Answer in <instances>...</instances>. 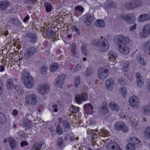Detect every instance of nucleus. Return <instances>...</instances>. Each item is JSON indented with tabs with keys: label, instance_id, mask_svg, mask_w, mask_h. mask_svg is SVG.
Masks as SVG:
<instances>
[{
	"label": "nucleus",
	"instance_id": "4be33fe9",
	"mask_svg": "<svg viewBox=\"0 0 150 150\" xmlns=\"http://www.w3.org/2000/svg\"><path fill=\"white\" fill-rule=\"evenodd\" d=\"M9 4L7 1H2L0 2V8L2 11H4L9 6Z\"/></svg>",
	"mask_w": 150,
	"mask_h": 150
},
{
	"label": "nucleus",
	"instance_id": "37998d69",
	"mask_svg": "<svg viewBox=\"0 0 150 150\" xmlns=\"http://www.w3.org/2000/svg\"><path fill=\"white\" fill-rule=\"evenodd\" d=\"M133 1L135 8L140 6L142 4V1L140 0H133Z\"/></svg>",
	"mask_w": 150,
	"mask_h": 150
},
{
	"label": "nucleus",
	"instance_id": "5fc2aeb1",
	"mask_svg": "<svg viewBox=\"0 0 150 150\" xmlns=\"http://www.w3.org/2000/svg\"><path fill=\"white\" fill-rule=\"evenodd\" d=\"M75 10L81 12H82L84 11V8L81 6H76L75 8Z\"/></svg>",
	"mask_w": 150,
	"mask_h": 150
},
{
	"label": "nucleus",
	"instance_id": "338daca9",
	"mask_svg": "<svg viewBox=\"0 0 150 150\" xmlns=\"http://www.w3.org/2000/svg\"><path fill=\"white\" fill-rule=\"evenodd\" d=\"M20 145L21 146H27L28 145V143L27 141H22L20 143Z\"/></svg>",
	"mask_w": 150,
	"mask_h": 150
},
{
	"label": "nucleus",
	"instance_id": "f03ea898",
	"mask_svg": "<svg viewBox=\"0 0 150 150\" xmlns=\"http://www.w3.org/2000/svg\"><path fill=\"white\" fill-rule=\"evenodd\" d=\"M22 81L27 88H31L34 87V82L33 77L26 71L22 73Z\"/></svg>",
	"mask_w": 150,
	"mask_h": 150
},
{
	"label": "nucleus",
	"instance_id": "13d9d810",
	"mask_svg": "<svg viewBox=\"0 0 150 150\" xmlns=\"http://www.w3.org/2000/svg\"><path fill=\"white\" fill-rule=\"evenodd\" d=\"M71 28L73 29L78 35L80 34V31L76 26L75 25H73L71 27Z\"/></svg>",
	"mask_w": 150,
	"mask_h": 150
},
{
	"label": "nucleus",
	"instance_id": "2f4dec72",
	"mask_svg": "<svg viewBox=\"0 0 150 150\" xmlns=\"http://www.w3.org/2000/svg\"><path fill=\"white\" fill-rule=\"evenodd\" d=\"M56 132L58 135H60L63 132V130L61 124L60 123L58 124L57 127L56 129Z\"/></svg>",
	"mask_w": 150,
	"mask_h": 150
},
{
	"label": "nucleus",
	"instance_id": "c9c22d12",
	"mask_svg": "<svg viewBox=\"0 0 150 150\" xmlns=\"http://www.w3.org/2000/svg\"><path fill=\"white\" fill-rule=\"evenodd\" d=\"M63 126L65 128V131L68 132L70 130V125L68 122L67 120H65L63 122Z\"/></svg>",
	"mask_w": 150,
	"mask_h": 150
},
{
	"label": "nucleus",
	"instance_id": "052dcab7",
	"mask_svg": "<svg viewBox=\"0 0 150 150\" xmlns=\"http://www.w3.org/2000/svg\"><path fill=\"white\" fill-rule=\"evenodd\" d=\"M57 145L60 148H63L64 146L63 144V141H58L57 143Z\"/></svg>",
	"mask_w": 150,
	"mask_h": 150
},
{
	"label": "nucleus",
	"instance_id": "ea45409f",
	"mask_svg": "<svg viewBox=\"0 0 150 150\" xmlns=\"http://www.w3.org/2000/svg\"><path fill=\"white\" fill-rule=\"evenodd\" d=\"M26 51L31 56L37 52V50L35 47H31L28 48Z\"/></svg>",
	"mask_w": 150,
	"mask_h": 150
},
{
	"label": "nucleus",
	"instance_id": "e433bc0d",
	"mask_svg": "<svg viewBox=\"0 0 150 150\" xmlns=\"http://www.w3.org/2000/svg\"><path fill=\"white\" fill-rule=\"evenodd\" d=\"M109 134V132L108 131L104 129H101L100 130V132L99 133V135L102 137H105L108 136Z\"/></svg>",
	"mask_w": 150,
	"mask_h": 150
},
{
	"label": "nucleus",
	"instance_id": "58836bf2",
	"mask_svg": "<svg viewBox=\"0 0 150 150\" xmlns=\"http://www.w3.org/2000/svg\"><path fill=\"white\" fill-rule=\"evenodd\" d=\"M136 59L140 64L143 65H145L146 64V63L144 62V59L140 56H138L136 58Z\"/></svg>",
	"mask_w": 150,
	"mask_h": 150
},
{
	"label": "nucleus",
	"instance_id": "393cba45",
	"mask_svg": "<svg viewBox=\"0 0 150 150\" xmlns=\"http://www.w3.org/2000/svg\"><path fill=\"white\" fill-rule=\"evenodd\" d=\"M14 90L15 93H17L20 95H22L24 93V92L23 88L18 86H15L14 87Z\"/></svg>",
	"mask_w": 150,
	"mask_h": 150
},
{
	"label": "nucleus",
	"instance_id": "ddd939ff",
	"mask_svg": "<svg viewBox=\"0 0 150 150\" xmlns=\"http://www.w3.org/2000/svg\"><path fill=\"white\" fill-rule=\"evenodd\" d=\"M45 144L43 142H40L38 143H35L32 146V150H40L42 147Z\"/></svg>",
	"mask_w": 150,
	"mask_h": 150
},
{
	"label": "nucleus",
	"instance_id": "69168bd1",
	"mask_svg": "<svg viewBox=\"0 0 150 150\" xmlns=\"http://www.w3.org/2000/svg\"><path fill=\"white\" fill-rule=\"evenodd\" d=\"M97 136H88L87 137V139L88 140H92L93 139H96V138H97Z\"/></svg>",
	"mask_w": 150,
	"mask_h": 150
},
{
	"label": "nucleus",
	"instance_id": "b1692460",
	"mask_svg": "<svg viewBox=\"0 0 150 150\" xmlns=\"http://www.w3.org/2000/svg\"><path fill=\"white\" fill-rule=\"evenodd\" d=\"M59 65L58 64L56 63H54L50 65V70L51 72H54L57 69H59Z\"/></svg>",
	"mask_w": 150,
	"mask_h": 150
},
{
	"label": "nucleus",
	"instance_id": "aec40b11",
	"mask_svg": "<svg viewBox=\"0 0 150 150\" xmlns=\"http://www.w3.org/2000/svg\"><path fill=\"white\" fill-rule=\"evenodd\" d=\"M136 77L137 78V85L139 87H142L143 86V81L142 80V77L140 74L137 73L136 74Z\"/></svg>",
	"mask_w": 150,
	"mask_h": 150
},
{
	"label": "nucleus",
	"instance_id": "9d476101",
	"mask_svg": "<svg viewBox=\"0 0 150 150\" xmlns=\"http://www.w3.org/2000/svg\"><path fill=\"white\" fill-rule=\"evenodd\" d=\"M150 34V24H146L144 26L142 31L140 34V36L143 38L147 37Z\"/></svg>",
	"mask_w": 150,
	"mask_h": 150
},
{
	"label": "nucleus",
	"instance_id": "f3484780",
	"mask_svg": "<svg viewBox=\"0 0 150 150\" xmlns=\"http://www.w3.org/2000/svg\"><path fill=\"white\" fill-rule=\"evenodd\" d=\"M71 52V54L73 57L76 56V54L78 53V52L76 50V44L75 42L73 43L70 46Z\"/></svg>",
	"mask_w": 150,
	"mask_h": 150
},
{
	"label": "nucleus",
	"instance_id": "bf43d9fd",
	"mask_svg": "<svg viewBox=\"0 0 150 150\" xmlns=\"http://www.w3.org/2000/svg\"><path fill=\"white\" fill-rule=\"evenodd\" d=\"M137 24L134 23L133 25L131 26L129 30L131 32L134 31L136 28Z\"/></svg>",
	"mask_w": 150,
	"mask_h": 150
},
{
	"label": "nucleus",
	"instance_id": "603ef678",
	"mask_svg": "<svg viewBox=\"0 0 150 150\" xmlns=\"http://www.w3.org/2000/svg\"><path fill=\"white\" fill-rule=\"evenodd\" d=\"M93 70L92 68H88L86 69V73L87 76L90 75L91 74H93Z\"/></svg>",
	"mask_w": 150,
	"mask_h": 150
},
{
	"label": "nucleus",
	"instance_id": "7ed1b4c3",
	"mask_svg": "<svg viewBox=\"0 0 150 150\" xmlns=\"http://www.w3.org/2000/svg\"><path fill=\"white\" fill-rule=\"evenodd\" d=\"M94 45L99 47L101 51L105 52L108 50L109 48V44L107 39L101 36L97 41Z\"/></svg>",
	"mask_w": 150,
	"mask_h": 150
},
{
	"label": "nucleus",
	"instance_id": "f8f14e48",
	"mask_svg": "<svg viewBox=\"0 0 150 150\" xmlns=\"http://www.w3.org/2000/svg\"><path fill=\"white\" fill-rule=\"evenodd\" d=\"M49 88L48 85H40L38 87L37 90L41 95H44L46 93L47 91Z\"/></svg>",
	"mask_w": 150,
	"mask_h": 150
},
{
	"label": "nucleus",
	"instance_id": "c85d7f7f",
	"mask_svg": "<svg viewBox=\"0 0 150 150\" xmlns=\"http://www.w3.org/2000/svg\"><path fill=\"white\" fill-rule=\"evenodd\" d=\"M83 108L86 112H88L89 111L91 112L93 109V106L90 103L86 104L84 105Z\"/></svg>",
	"mask_w": 150,
	"mask_h": 150
},
{
	"label": "nucleus",
	"instance_id": "3c124183",
	"mask_svg": "<svg viewBox=\"0 0 150 150\" xmlns=\"http://www.w3.org/2000/svg\"><path fill=\"white\" fill-rule=\"evenodd\" d=\"M10 146L12 149H14L16 147V141H9Z\"/></svg>",
	"mask_w": 150,
	"mask_h": 150
},
{
	"label": "nucleus",
	"instance_id": "20e7f679",
	"mask_svg": "<svg viewBox=\"0 0 150 150\" xmlns=\"http://www.w3.org/2000/svg\"><path fill=\"white\" fill-rule=\"evenodd\" d=\"M37 101V97L35 94H28L25 98V103L29 105H35Z\"/></svg>",
	"mask_w": 150,
	"mask_h": 150
},
{
	"label": "nucleus",
	"instance_id": "79ce46f5",
	"mask_svg": "<svg viewBox=\"0 0 150 150\" xmlns=\"http://www.w3.org/2000/svg\"><path fill=\"white\" fill-rule=\"evenodd\" d=\"M127 150H135L134 145L132 143H129L126 146Z\"/></svg>",
	"mask_w": 150,
	"mask_h": 150
},
{
	"label": "nucleus",
	"instance_id": "6e6552de",
	"mask_svg": "<svg viewBox=\"0 0 150 150\" xmlns=\"http://www.w3.org/2000/svg\"><path fill=\"white\" fill-rule=\"evenodd\" d=\"M120 16L122 20L126 21L129 24L134 23L136 21L135 17L131 16L129 14H121Z\"/></svg>",
	"mask_w": 150,
	"mask_h": 150
},
{
	"label": "nucleus",
	"instance_id": "f257e3e1",
	"mask_svg": "<svg viewBox=\"0 0 150 150\" xmlns=\"http://www.w3.org/2000/svg\"><path fill=\"white\" fill-rule=\"evenodd\" d=\"M114 41L115 43L118 44V49L121 53L126 54L129 53V50L127 45L130 42V40L129 37L118 35L115 37Z\"/></svg>",
	"mask_w": 150,
	"mask_h": 150
},
{
	"label": "nucleus",
	"instance_id": "4d7b16f0",
	"mask_svg": "<svg viewBox=\"0 0 150 150\" xmlns=\"http://www.w3.org/2000/svg\"><path fill=\"white\" fill-rule=\"evenodd\" d=\"M93 131H95V130H94L93 129H88L87 130V134L89 135H90V136H96L95 134V133H94L93 132Z\"/></svg>",
	"mask_w": 150,
	"mask_h": 150
},
{
	"label": "nucleus",
	"instance_id": "0e129e2a",
	"mask_svg": "<svg viewBox=\"0 0 150 150\" xmlns=\"http://www.w3.org/2000/svg\"><path fill=\"white\" fill-rule=\"evenodd\" d=\"M144 45L146 47H148V50L149 51V54H150V41L147 42L144 44Z\"/></svg>",
	"mask_w": 150,
	"mask_h": 150
},
{
	"label": "nucleus",
	"instance_id": "473e14b6",
	"mask_svg": "<svg viewBox=\"0 0 150 150\" xmlns=\"http://www.w3.org/2000/svg\"><path fill=\"white\" fill-rule=\"evenodd\" d=\"M6 86L8 89L10 90L12 89L13 86V81L11 79H9L7 81Z\"/></svg>",
	"mask_w": 150,
	"mask_h": 150
},
{
	"label": "nucleus",
	"instance_id": "c03bdc74",
	"mask_svg": "<svg viewBox=\"0 0 150 150\" xmlns=\"http://www.w3.org/2000/svg\"><path fill=\"white\" fill-rule=\"evenodd\" d=\"M23 125L25 127H30L31 125L30 120L27 119L25 120L23 122Z\"/></svg>",
	"mask_w": 150,
	"mask_h": 150
},
{
	"label": "nucleus",
	"instance_id": "9b49d317",
	"mask_svg": "<svg viewBox=\"0 0 150 150\" xmlns=\"http://www.w3.org/2000/svg\"><path fill=\"white\" fill-rule=\"evenodd\" d=\"M65 77L64 74H62L58 76V78L56 79L55 86L57 87H60L63 84L64 82V79Z\"/></svg>",
	"mask_w": 150,
	"mask_h": 150
},
{
	"label": "nucleus",
	"instance_id": "7c9ffc66",
	"mask_svg": "<svg viewBox=\"0 0 150 150\" xmlns=\"http://www.w3.org/2000/svg\"><path fill=\"white\" fill-rule=\"evenodd\" d=\"M9 22L14 25L19 26H20L21 24L20 21L17 19H11L9 21Z\"/></svg>",
	"mask_w": 150,
	"mask_h": 150
},
{
	"label": "nucleus",
	"instance_id": "6e6d98bb",
	"mask_svg": "<svg viewBox=\"0 0 150 150\" xmlns=\"http://www.w3.org/2000/svg\"><path fill=\"white\" fill-rule=\"evenodd\" d=\"M31 56L27 51L25 52L23 58L25 59H28Z\"/></svg>",
	"mask_w": 150,
	"mask_h": 150
},
{
	"label": "nucleus",
	"instance_id": "4468645a",
	"mask_svg": "<svg viewBox=\"0 0 150 150\" xmlns=\"http://www.w3.org/2000/svg\"><path fill=\"white\" fill-rule=\"evenodd\" d=\"M150 20V15L149 14H143L139 16L138 21L139 22H142Z\"/></svg>",
	"mask_w": 150,
	"mask_h": 150
},
{
	"label": "nucleus",
	"instance_id": "dca6fc26",
	"mask_svg": "<svg viewBox=\"0 0 150 150\" xmlns=\"http://www.w3.org/2000/svg\"><path fill=\"white\" fill-rule=\"evenodd\" d=\"M115 5L113 1L111 0H108L104 4L103 7L105 9H108L112 8Z\"/></svg>",
	"mask_w": 150,
	"mask_h": 150
},
{
	"label": "nucleus",
	"instance_id": "39448f33",
	"mask_svg": "<svg viewBox=\"0 0 150 150\" xmlns=\"http://www.w3.org/2000/svg\"><path fill=\"white\" fill-rule=\"evenodd\" d=\"M129 105L132 107L137 109L140 106L139 99L136 96L131 97L129 100Z\"/></svg>",
	"mask_w": 150,
	"mask_h": 150
},
{
	"label": "nucleus",
	"instance_id": "de8ad7c7",
	"mask_svg": "<svg viewBox=\"0 0 150 150\" xmlns=\"http://www.w3.org/2000/svg\"><path fill=\"white\" fill-rule=\"evenodd\" d=\"M143 109L144 113L150 112V105L147 106H144Z\"/></svg>",
	"mask_w": 150,
	"mask_h": 150
},
{
	"label": "nucleus",
	"instance_id": "49530a36",
	"mask_svg": "<svg viewBox=\"0 0 150 150\" xmlns=\"http://www.w3.org/2000/svg\"><path fill=\"white\" fill-rule=\"evenodd\" d=\"M80 78L79 76L76 77L74 78V83L75 86L77 87L80 83Z\"/></svg>",
	"mask_w": 150,
	"mask_h": 150
},
{
	"label": "nucleus",
	"instance_id": "6ab92c4d",
	"mask_svg": "<svg viewBox=\"0 0 150 150\" xmlns=\"http://www.w3.org/2000/svg\"><path fill=\"white\" fill-rule=\"evenodd\" d=\"M125 7L128 9H134L135 8L133 0L127 1L125 4Z\"/></svg>",
	"mask_w": 150,
	"mask_h": 150
},
{
	"label": "nucleus",
	"instance_id": "4c0bfd02",
	"mask_svg": "<svg viewBox=\"0 0 150 150\" xmlns=\"http://www.w3.org/2000/svg\"><path fill=\"white\" fill-rule=\"evenodd\" d=\"M6 122L5 116L4 114L0 112V123L1 124H4Z\"/></svg>",
	"mask_w": 150,
	"mask_h": 150
},
{
	"label": "nucleus",
	"instance_id": "412c9836",
	"mask_svg": "<svg viewBox=\"0 0 150 150\" xmlns=\"http://www.w3.org/2000/svg\"><path fill=\"white\" fill-rule=\"evenodd\" d=\"M27 37L30 38V42L33 43L36 42L37 40V36L35 34L33 33H28L26 35Z\"/></svg>",
	"mask_w": 150,
	"mask_h": 150
},
{
	"label": "nucleus",
	"instance_id": "09e8293b",
	"mask_svg": "<svg viewBox=\"0 0 150 150\" xmlns=\"http://www.w3.org/2000/svg\"><path fill=\"white\" fill-rule=\"evenodd\" d=\"M123 64H124L123 65V70L124 72L127 71L129 69V63L128 62H126V63L125 62L124 63H123Z\"/></svg>",
	"mask_w": 150,
	"mask_h": 150
},
{
	"label": "nucleus",
	"instance_id": "bb28decb",
	"mask_svg": "<svg viewBox=\"0 0 150 150\" xmlns=\"http://www.w3.org/2000/svg\"><path fill=\"white\" fill-rule=\"evenodd\" d=\"M46 33L47 36L49 38H52L55 34H56L54 31L50 29H47L46 31Z\"/></svg>",
	"mask_w": 150,
	"mask_h": 150
},
{
	"label": "nucleus",
	"instance_id": "774afa93",
	"mask_svg": "<svg viewBox=\"0 0 150 150\" xmlns=\"http://www.w3.org/2000/svg\"><path fill=\"white\" fill-rule=\"evenodd\" d=\"M18 113V111L16 109H14L12 112V114L13 116H16L17 115Z\"/></svg>",
	"mask_w": 150,
	"mask_h": 150
},
{
	"label": "nucleus",
	"instance_id": "a878e982",
	"mask_svg": "<svg viewBox=\"0 0 150 150\" xmlns=\"http://www.w3.org/2000/svg\"><path fill=\"white\" fill-rule=\"evenodd\" d=\"M117 55V54L112 51H110L108 54L109 59L112 61L115 60Z\"/></svg>",
	"mask_w": 150,
	"mask_h": 150
},
{
	"label": "nucleus",
	"instance_id": "a18cd8bd",
	"mask_svg": "<svg viewBox=\"0 0 150 150\" xmlns=\"http://www.w3.org/2000/svg\"><path fill=\"white\" fill-rule=\"evenodd\" d=\"M47 67L46 66L42 67L40 68L41 73L42 74L45 75L47 73Z\"/></svg>",
	"mask_w": 150,
	"mask_h": 150
},
{
	"label": "nucleus",
	"instance_id": "1a4fd4ad",
	"mask_svg": "<svg viewBox=\"0 0 150 150\" xmlns=\"http://www.w3.org/2000/svg\"><path fill=\"white\" fill-rule=\"evenodd\" d=\"M115 128L117 130H122L124 132H127L128 129L125 123L122 122H118L115 125Z\"/></svg>",
	"mask_w": 150,
	"mask_h": 150
},
{
	"label": "nucleus",
	"instance_id": "680f3d73",
	"mask_svg": "<svg viewBox=\"0 0 150 150\" xmlns=\"http://www.w3.org/2000/svg\"><path fill=\"white\" fill-rule=\"evenodd\" d=\"M118 81L122 85H124L126 83V81L124 79L122 78H119L118 79Z\"/></svg>",
	"mask_w": 150,
	"mask_h": 150
},
{
	"label": "nucleus",
	"instance_id": "f704fd0d",
	"mask_svg": "<svg viewBox=\"0 0 150 150\" xmlns=\"http://www.w3.org/2000/svg\"><path fill=\"white\" fill-rule=\"evenodd\" d=\"M81 51L82 53L84 54L86 56L89 55V53L88 52V51L87 50L86 47L85 45H82L81 47Z\"/></svg>",
	"mask_w": 150,
	"mask_h": 150
},
{
	"label": "nucleus",
	"instance_id": "2eb2a0df",
	"mask_svg": "<svg viewBox=\"0 0 150 150\" xmlns=\"http://www.w3.org/2000/svg\"><path fill=\"white\" fill-rule=\"evenodd\" d=\"M106 147L108 150H118L119 146L117 144L111 142L108 144Z\"/></svg>",
	"mask_w": 150,
	"mask_h": 150
},
{
	"label": "nucleus",
	"instance_id": "423d86ee",
	"mask_svg": "<svg viewBox=\"0 0 150 150\" xmlns=\"http://www.w3.org/2000/svg\"><path fill=\"white\" fill-rule=\"evenodd\" d=\"M109 71L108 69H104L102 67L100 68L98 70V78L100 79L104 80L107 78L108 75Z\"/></svg>",
	"mask_w": 150,
	"mask_h": 150
},
{
	"label": "nucleus",
	"instance_id": "0eeeda50",
	"mask_svg": "<svg viewBox=\"0 0 150 150\" xmlns=\"http://www.w3.org/2000/svg\"><path fill=\"white\" fill-rule=\"evenodd\" d=\"M74 99L77 103L80 104L83 101L87 100L88 99V97L86 93L83 92L81 95L79 94L75 95Z\"/></svg>",
	"mask_w": 150,
	"mask_h": 150
},
{
	"label": "nucleus",
	"instance_id": "5701e85b",
	"mask_svg": "<svg viewBox=\"0 0 150 150\" xmlns=\"http://www.w3.org/2000/svg\"><path fill=\"white\" fill-rule=\"evenodd\" d=\"M113 81L112 79L107 80L105 82L106 86L108 90L110 91L112 90L113 85Z\"/></svg>",
	"mask_w": 150,
	"mask_h": 150
},
{
	"label": "nucleus",
	"instance_id": "cd10ccee",
	"mask_svg": "<svg viewBox=\"0 0 150 150\" xmlns=\"http://www.w3.org/2000/svg\"><path fill=\"white\" fill-rule=\"evenodd\" d=\"M96 25L100 28L104 27L105 25V23L104 21L98 20L95 22Z\"/></svg>",
	"mask_w": 150,
	"mask_h": 150
},
{
	"label": "nucleus",
	"instance_id": "864d4df0",
	"mask_svg": "<svg viewBox=\"0 0 150 150\" xmlns=\"http://www.w3.org/2000/svg\"><path fill=\"white\" fill-rule=\"evenodd\" d=\"M65 139L67 140H69L70 141L75 140V137H74L72 136L69 134L66 135L65 138Z\"/></svg>",
	"mask_w": 150,
	"mask_h": 150
},
{
	"label": "nucleus",
	"instance_id": "72a5a7b5",
	"mask_svg": "<svg viewBox=\"0 0 150 150\" xmlns=\"http://www.w3.org/2000/svg\"><path fill=\"white\" fill-rule=\"evenodd\" d=\"M144 134L146 138L150 140V127L146 128Z\"/></svg>",
	"mask_w": 150,
	"mask_h": 150
},
{
	"label": "nucleus",
	"instance_id": "e2e57ef3",
	"mask_svg": "<svg viewBox=\"0 0 150 150\" xmlns=\"http://www.w3.org/2000/svg\"><path fill=\"white\" fill-rule=\"evenodd\" d=\"M85 19L91 22L93 20V18L92 16L88 14L87 16Z\"/></svg>",
	"mask_w": 150,
	"mask_h": 150
},
{
	"label": "nucleus",
	"instance_id": "c756f323",
	"mask_svg": "<svg viewBox=\"0 0 150 150\" xmlns=\"http://www.w3.org/2000/svg\"><path fill=\"white\" fill-rule=\"evenodd\" d=\"M44 5L47 12H50L52 10V6L50 3L45 2L44 3Z\"/></svg>",
	"mask_w": 150,
	"mask_h": 150
},
{
	"label": "nucleus",
	"instance_id": "a211bd4d",
	"mask_svg": "<svg viewBox=\"0 0 150 150\" xmlns=\"http://www.w3.org/2000/svg\"><path fill=\"white\" fill-rule=\"evenodd\" d=\"M109 105L110 109L113 111H118L120 110V107L118 104L114 102H110Z\"/></svg>",
	"mask_w": 150,
	"mask_h": 150
},
{
	"label": "nucleus",
	"instance_id": "a19ab883",
	"mask_svg": "<svg viewBox=\"0 0 150 150\" xmlns=\"http://www.w3.org/2000/svg\"><path fill=\"white\" fill-rule=\"evenodd\" d=\"M79 108L78 107L72 105L70 109V110L72 113H76L79 111Z\"/></svg>",
	"mask_w": 150,
	"mask_h": 150
},
{
	"label": "nucleus",
	"instance_id": "8fccbe9b",
	"mask_svg": "<svg viewBox=\"0 0 150 150\" xmlns=\"http://www.w3.org/2000/svg\"><path fill=\"white\" fill-rule=\"evenodd\" d=\"M127 89L125 87H122L120 89V92L124 98L125 97L127 93Z\"/></svg>",
	"mask_w": 150,
	"mask_h": 150
}]
</instances>
